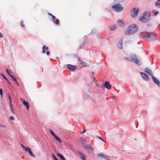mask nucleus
I'll return each instance as SVG.
<instances>
[{
	"label": "nucleus",
	"instance_id": "nucleus-11",
	"mask_svg": "<svg viewBox=\"0 0 160 160\" xmlns=\"http://www.w3.org/2000/svg\"><path fill=\"white\" fill-rule=\"evenodd\" d=\"M97 155L98 156L101 157L102 158H103L108 160H110V159L109 158V157L108 156L105 155L104 154H97Z\"/></svg>",
	"mask_w": 160,
	"mask_h": 160
},
{
	"label": "nucleus",
	"instance_id": "nucleus-6",
	"mask_svg": "<svg viewBox=\"0 0 160 160\" xmlns=\"http://www.w3.org/2000/svg\"><path fill=\"white\" fill-rule=\"evenodd\" d=\"M20 100L21 102H22L23 104L26 107L27 109L28 110L29 108V105L28 103L22 98H20Z\"/></svg>",
	"mask_w": 160,
	"mask_h": 160
},
{
	"label": "nucleus",
	"instance_id": "nucleus-35",
	"mask_svg": "<svg viewBox=\"0 0 160 160\" xmlns=\"http://www.w3.org/2000/svg\"><path fill=\"white\" fill-rule=\"evenodd\" d=\"M14 82L15 83H16L17 84V85H19L18 82L17 80H15V81H14Z\"/></svg>",
	"mask_w": 160,
	"mask_h": 160
},
{
	"label": "nucleus",
	"instance_id": "nucleus-31",
	"mask_svg": "<svg viewBox=\"0 0 160 160\" xmlns=\"http://www.w3.org/2000/svg\"><path fill=\"white\" fill-rule=\"evenodd\" d=\"M154 12V16H156V15L159 13V12L158 11H156V12H155L154 10H153L152 11V12Z\"/></svg>",
	"mask_w": 160,
	"mask_h": 160
},
{
	"label": "nucleus",
	"instance_id": "nucleus-21",
	"mask_svg": "<svg viewBox=\"0 0 160 160\" xmlns=\"http://www.w3.org/2000/svg\"><path fill=\"white\" fill-rule=\"evenodd\" d=\"M54 137L59 142H62V141L56 135H55L54 136Z\"/></svg>",
	"mask_w": 160,
	"mask_h": 160
},
{
	"label": "nucleus",
	"instance_id": "nucleus-16",
	"mask_svg": "<svg viewBox=\"0 0 160 160\" xmlns=\"http://www.w3.org/2000/svg\"><path fill=\"white\" fill-rule=\"evenodd\" d=\"M3 77V78L5 79L6 81H7V82L9 84H11V83L9 81L8 79H7V78L2 73H1L0 74Z\"/></svg>",
	"mask_w": 160,
	"mask_h": 160
},
{
	"label": "nucleus",
	"instance_id": "nucleus-33",
	"mask_svg": "<svg viewBox=\"0 0 160 160\" xmlns=\"http://www.w3.org/2000/svg\"><path fill=\"white\" fill-rule=\"evenodd\" d=\"M8 98L10 101V103L12 102V99H11V98L10 95H8Z\"/></svg>",
	"mask_w": 160,
	"mask_h": 160
},
{
	"label": "nucleus",
	"instance_id": "nucleus-8",
	"mask_svg": "<svg viewBox=\"0 0 160 160\" xmlns=\"http://www.w3.org/2000/svg\"><path fill=\"white\" fill-rule=\"evenodd\" d=\"M140 74L143 79L146 81L149 80L148 77L147 75L142 72H140Z\"/></svg>",
	"mask_w": 160,
	"mask_h": 160
},
{
	"label": "nucleus",
	"instance_id": "nucleus-25",
	"mask_svg": "<svg viewBox=\"0 0 160 160\" xmlns=\"http://www.w3.org/2000/svg\"><path fill=\"white\" fill-rule=\"evenodd\" d=\"M25 150L26 151L28 152H29L31 150V149L29 148L26 147L25 148Z\"/></svg>",
	"mask_w": 160,
	"mask_h": 160
},
{
	"label": "nucleus",
	"instance_id": "nucleus-47",
	"mask_svg": "<svg viewBox=\"0 0 160 160\" xmlns=\"http://www.w3.org/2000/svg\"><path fill=\"white\" fill-rule=\"evenodd\" d=\"M155 6L158 7V8H160V7H159V6L158 5V4L157 3H156L155 4Z\"/></svg>",
	"mask_w": 160,
	"mask_h": 160
},
{
	"label": "nucleus",
	"instance_id": "nucleus-45",
	"mask_svg": "<svg viewBox=\"0 0 160 160\" xmlns=\"http://www.w3.org/2000/svg\"><path fill=\"white\" fill-rule=\"evenodd\" d=\"M86 132V130H84L83 131H82L81 132V134H83V133H85V132Z\"/></svg>",
	"mask_w": 160,
	"mask_h": 160
},
{
	"label": "nucleus",
	"instance_id": "nucleus-32",
	"mask_svg": "<svg viewBox=\"0 0 160 160\" xmlns=\"http://www.w3.org/2000/svg\"><path fill=\"white\" fill-rule=\"evenodd\" d=\"M10 70H9L8 69H7L6 70V71L8 74L9 76L10 77V75H11L10 73Z\"/></svg>",
	"mask_w": 160,
	"mask_h": 160
},
{
	"label": "nucleus",
	"instance_id": "nucleus-43",
	"mask_svg": "<svg viewBox=\"0 0 160 160\" xmlns=\"http://www.w3.org/2000/svg\"><path fill=\"white\" fill-rule=\"evenodd\" d=\"M82 144H83L85 143V142L84 140H83L82 141Z\"/></svg>",
	"mask_w": 160,
	"mask_h": 160
},
{
	"label": "nucleus",
	"instance_id": "nucleus-53",
	"mask_svg": "<svg viewBox=\"0 0 160 160\" xmlns=\"http://www.w3.org/2000/svg\"><path fill=\"white\" fill-rule=\"evenodd\" d=\"M147 25H148V26H150V25H149V24H148Z\"/></svg>",
	"mask_w": 160,
	"mask_h": 160
},
{
	"label": "nucleus",
	"instance_id": "nucleus-27",
	"mask_svg": "<svg viewBox=\"0 0 160 160\" xmlns=\"http://www.w3.org/2000/svg\"><path fill=\"white\" fill-rule=\"evenodd\" d=\"M97 137L100 140H101L103 142H106V141H105L104 139H103V138L102 137H99L98 136H97Z\"/></svg>",
	"mask_w": 160,
	"mask_h": 160
},
{
	"label": "nucleus",
	"instance_id": "nucleus-15",
	"mask_svg": "<svg viewBox=\"0 0 160 160\" xmlns=\"http://www.w3.org/2000/svg\"><path fill=\"white\" fill-rule=\"evenodd\" d=\"M57 155L62 160H66L64 156L61 154L57 153Z\"/></svg>",
	"mask_w": 160,
	"mask_h": 160
},
{
	"label": "nucleus",
	"instance_id": "nucleus-9",
	"mask_svg": "<svg viewBox=\"0 0 160 160\" xmlns=\"http://www.w3.org/2000/svg\"><path fill=\"white\" fill-rule=\"evenodd\" d=\"M104 86L108 89H110L111 88V86L109 84V82L108 81H106L105 82Z\"/></svg>",
	"mask_w": 160,
	"mask_h": 160
},
{
	"label": "nucleus",
	"instance_id": "nucleus-20",
	"mask_svg": "<svg viewBox=\"0 0 160 160\" xmlns=\"http://www.w3.org/2000/svg\"><path fill=\"white\" fill-rule=\"evenodd\" d=\"M86 148H87L88 149L92 151H93L92 148V147H91V146H90L89 145H87L86 146Z\"/></svg>",
	"mask_w": 160,
	"mask_h": 160
},
{
	"label": "nucleus",
	"instance_id": "nucleus-23",
	"mask_svg": "<svg viewBox=\"0 0 160 160\" xmlns=\"http://www.w3.org/2000/svg\"><path fill=\"white\" fill-rule=\"evenodd\" d=\"M10 77L14 81H15L17 80L16 78L14 76L12 75H10Z\"/></svg>",
	"mask_w": 160,
	"mask_h": 160
},
{
	"label": "nucleus",
	"instance_id": "nucleus-39",
	"mask_svg": "<svg viewBox=\"0 0 160 160\" xmlns=\"http://www.w3.org/2000/svg\"><path fill=\"white\" fill-rule=\"evenodd\" d=\"M120 44V46H121V47L120 48L121 49H122V43L121 42H120V43H118V45H119V44Z\"/></svg>",
	"mask_w": 160,
	"mask_h": 160
},
{
	"label": "nucleus",
	"instance_id": "nucleus-38",
	"mask_svg": "<svg viewBox=\"0 0 160 160\" xmlns=\"http://www.w3.org/2000/svg\"><path fill=\"white\" fill-rule=\"evenodd\" d=\"M10 119H11V120H14V118H13V116H11V117L10 118Z\"/></svg>",
	"mask_w": 160,
	"mask_h": 160
},
{
	"label": "nucleus",
	"instance_id": "nucleus-37",
	"mask_svg": "<svg viewBox=\"0 0 160 160\" xmlns=\"http://www.w3.org/2000/svg\"><path fill=\"white\" fill-rule=\"evenodd\" d=\"M0 127L2 128H5L6 126L5 125H2L0 124Z\"/></svg>",
	"mask_w": 160,
	"mask_h": 160
},
{
	"label": "nucleus",
	"instance_id": "nucleus-10",
	"mask_svg": "<svg viewBox=\"0 0 160 160\" xmlns=\"http://www.w3.org/2000/svg\"><path fill=\"white\" fill-rule=\"evenodd\" d=\"M144 71L149 75L152 76H153L152 71L150 69H149L148 68H146L145 69Z\"/></svg>",
	"mask_w": 160,
	"mask_h": 160
},
{
	"label": "nucleus",
	"instance_id": "nucleus-3",
	"mask_svg": "<svg viewBox=\"0 0 160 160\" xmlns=\"http://www.w3.org/2000/svg\"><path fill=\"white\" fill-rule=\"evenodd\" d=\"M139 20L142 22H148L150 19V15L148 12L146 11L144 12L143 16L140 18Z\"/></svg>",
	"mask_w": 160,
	"mask_h": 160
},
{
	"label": "nucleus",
	"instance_id": "nucleus-14",
	"mask_svg": "<svg viewBox=\"0 0 160 160\" xmlns=\"http://www.w3.org/2000/svg\"><path fill=\"white\" fill-rule=\"evenodd\" d=\"M118 24L120 26H123L124 25V23L122 22V20H119L118 21Z\"/></svg>",
	"mask_w": 160,
	"mask_h": 160
},
{
	"label": "nucleus",
	"instance_id": "nucleus-2",
	"mask_svg": "<svg viewBox=\"0 0 160 160\" xmlns=\"http://www.w3.org/2000/svg\"><path fill=\"white\" fill-rule=\"evenodd\" d=\"M140 36L142 38H147L149 40H154L156 39V36L151 32H143L141 33Z\"/></svg>",
	"mask_w": 160,
	"mask_h": 160
},
{
	"label": "nucleus",
	"instance_id": "nucleus-18",
	"mask_svg": "<svg viewBox=\"0 0 160 160\" xmlns=\"http://www.w3.org/2000/svg\"><path fill=\"white\" fill-rule=\"evenodd\" d=\"M43 51H42V53H45L46 52L45 50H47L48 49V48L44 45L42 47Z\"/></svg>",
	"mask_w": 160,
	"mask_h": 160
},
{
	"label": "nucleus",
	"instance_id": "nucleus-30",
	"mask_svg": "<svg viewBox=\"0 0 160 160\" xmlns=\"http://www.w3.org/2000/svg\"><path fill=\"white\" fill-rule=\"evenodd\" d=\"M0 94L1 96V98H2L3 95V92L2 90V88L0 89Z\"/></svg>",
	"mask_w": 160,
	"mask_h": 160
},
{
	"label": "nucleus",
	"instance_id": "nucleus-48",
	"mask_svg": "<svg viewBox=\"0 0 160 160\" xmlns=\"http://www.w3.org/2000/svg\"><path fill=\"white\" fill-rule=\"evenodd\" d=\"M78 61H80L81 60L80 59V58L79 57H78Z\"/></svg>",
	"mask_w": 160,
	"mask_h": 160
},
{
	"label": "nucleus",
	"instance_id": "nucleus-17",
	"mask_svg": "<svg viewBox=\"0 0 160 160\" xmlns=\"http://www.w3.org/2000/svg\"><path fill=\"white\" fill-rule=\"evenodd\" d=\"M79 154L80 155V158L82 160H86L85 159L86 157L81 152H79Z\"/></svg>",
	"mask_w": 160,
	"mask_h": 160
},
{
	"label": "nucleus",
	"instance_id": "nucleus-12",
	"mask_svg": "<svg viewBox=\"0 0 160 160\" xmlns=\"http://www.w3.org/2000/svg\"><path fill=\"white\" fill-rule=\"evenodd\" d=\"M152 78L154 83L159 86V81L153 75L152 76Z\"/></svg>",
	"mask_w": 160,
	"mask_h": 160
},
{
	"label": "nucleus",
	"instance_id": "nucleus-7",
	"mask_svg": "<svg viewBox=\"0 0 160 160\" xmlns=\"http://www.w3.org/2000/svg\"><path fill=\"white\" fill-rule=\"evenodd\" d=\"M67 68L70 70L73 71L76 69V66L71 64H68L67 66Z\"/></svg>",
	"mask_w": 160,
	"mask_h": 160
},
{
	"label": "nucleus",
	"instance_id": "nucleus-28",
	"mask_svg": "<svg viewBox=\"0 0 160 160\" xmlns=\"http://www.w3.org/2000/svg\"><path fill=\"white\" fill-rule=\"evenodd\" d=\"M52 158H53V159L54 160H58V159H57V158L53 154H52Z\"/></svg>",
	"mask_w": 160,
	"mask_h": 160
},
{
	"label": "nucleus",
	"instance_id": "nucleus-5",
	"mask_svg": "<svg viewBox=\"0 0 160 160\" xmlns=\"http://www.w3.org/2000/svg\"><path fill=\"white\" fill-rule=\"evenodd\" d=\"M139 9L138 8H135L132 9L130 13L131 16L132 17H136L138 13Z\"/></svg>",
	"mask_w": 160,
	"mask_h": 160
},
{
	"label": "nucleus",
	"instance_id": "nucleus-41",
	"mask_svg": "<svg viewBox=\"0 0 160 160\" xmlns=\"http://www.w3.org/2000/svg\"><path fill=\"white\" fill-rule=\"evenodd\" d=\"M83 144V147L85 148H86V146L87 145L85 144V143L83 144Z\"/></svg>",
	"mask_w": 160,
	"mask_h": 160
},
{
	"label": "nucleus",
	"instance_id": "nucleus-4",
	"mask_svg": "<svg viewBox=\"0 0 160 160\" xmlns=\"http://www.w3.org/2000/svg\"><path fill=\"white\" fill-rule=\"evenodd\" d=\"M112 8L114 11L117 12H120L123 10V8L122 7L121 5L118 4L114 6H113Z\"/></svg>",
	"mask_w": 160,
	"mask_h": 160
},
{
	"label": "nucleus",
	"instance_id": "nucleus-19",
	"mask_svg": "<svg viewBox=\"0 0 160 160\" xmlns=\"http://www.w3.org/2000/svg\"><path fill=\"white\" fill-rule=\"evenodd\" d=\"M109 28L111 30H114L116 28V27L115 25H113L109 27Z\"/></svg>",
	"mask_w": 160,
	"mask_h": 160
},
{
	"label": "nucleus",
	"instance_id": "nucleus-26",
	"mask_svg": "<svg viewBox=\"0 0 160 160\" xmlns=\"http://www.w3.org/2000/svg\"><path fill=\"white\" fill-rule=\"evenodd\" d=\"M20 24L22 27H24L25 25L24 24V22L23 21H21L20 22Z\"/></svg>",
	"mask_w": 160,
	"mask_h": 160
},
{
	"label": "nucleus",
	"instance_id": "nucleus-52",
	"mask_svg": "<svg viewBox=\"0 0 160 160\" xmlns=\"http://www.w3.org/2000/svg\"><path fill=\"white\" fill-rule=\"evenodd\" d=\"M147 25H148V26H150V25H149V24H148Z\"/></svg>",
	"mask_w": 160,
	"mask_h": 160
},
{
	"label": "nucleus",
	"instance_id": "nucleus-24",
	"mask_svg": "<svg viewBox=\"0 0 160 160\" xmlns=\"http://www.w3.org/2000/svg\"><path fill=\"white\" fill-rule=\"evenodd\" d=\"M49 131H50V133H51V134L53 136H54L56 135L54 133V132H53V131H52V130L50 129H49Z\"/></svg>",
	"mask_w": 160,
	"mask_h": 160
},
{
	"label": "nucleus",
	"instance_id": "nucleus-50",
	"mask_svg": "<svg viewBox=\"0 0 160 160\" xmlns=\"http://www.w3.org/2000/svg\"><path fill=\"white\" fill-rule=\"evenodd\" d=\"M125 58V59H126L128 61H129V60L128 58Z\"/></svg>",
	"mask_w": 160,
	"mask_h": 160
},
{
	"label": "nucleus",
	"instance_id": "nucleus-1",
	"mask_svg": "<svg viewBox=\"0 0 160 160\" xmlns=\"http://www.w3.org/2000/svg\"><path fill=\"white\" fill-rule=\"evenodd\" d=\"M138 29V26L135 24H132L128 27V28L125 32L127 35L132 34L136 32Z\"/></svg>",
	"mask_w": 160,
	"mask_h": 160
},
{
	"label": "nucleus",
	"instance_id": "nucleus-13",
	"mask_svg": "<svg viewBox=\"0 0 160 160\" xmlns=\"http://www.w3.org/2000/svg\"><path fill=\"white\" fill-rule=\"evenodd\" d=\"M132 58L135 63L137 64L139 63V61L135 56H133L132 57Z\"/></svg>",
	"mask_w": 160,
	"mask_h": 160
},
{
	"label": "nucleus",
	"instance_id": "nucleus-46",
	"mask_svg": "<svg viewBox=\"0 0 160 160\" xmlns=\"http://www.w3.org/2000/svg\"><path fill=\"white\" fill-rule=\"evenodd\" d=\"M11 111L13 113H14V112L13 111V108L10 109Z\"/></svg>",
	"mask_w": 160,
	"mask_h": 160
},
{
	"label": "nucleus",
	"instance_id": "nucleus-49",
	"mask_svg": "<svg viewBox=\"0 0 160 160\" xmlns=\"http://www.w3.org/2000/svg\"><path fill=\"white\" fill-rule=\"evenodd\" d=\"M22 147L23 148H24V149H25V148L26 147H24V146L23 145H22Z\"/></svg>",
	"mask_w": 160,
	"mask_h": 160
},
{
	"label": "nucleus",
	"instance_id": "nucleus-36",
	"mask_svg": "<svg viewBox=\"0 0 160 160\" xmlns=\"http://www.w3.org/2000/svg\"><path fill=\"white\" fill-rule=\"evenodd\" d=\"M79 63L80 64H85V63L84 62L80 60V61H79Z\"/></svg>",
	"mask_w": 160,
	"mask_h": 160
},
{
	"label": "nucleus",
	"instance_id": "nucleus-44",
	"mask_svg": "<svg viewBox=\"0 0 160 160\" xmlns=\"http://www.w3.org/2000/svg\"><path fill=\"white\" fill-rule=\"evenodd\" d=\"M2 35L1 34V33L0 32V38H2Z\"/></svg>",
	"mask_w": 160,
	"mask_h": 160
},
{
	"label": "nucleus",
	"instance_id": "nucleus-22",
	"mask_svg": "<svg viewBox=\"0 0 160 160\" xmlns=\"http://www.w3.org/2000/svg\"><path fill=\"white\" fill-rule=\"evenodd\" d=\"M53 22L56 25H58L59 24V20L58 19H57L56 20H55Z\"/></svg>",
	"mask_w": 160,
	"mask_h": 160
},
{
	"label": "nucleus",
	"instance_id": "nucleus-51",
	"mask_svg": "<svg viewBox=\"0 0 160 160\" xmlns=\"http://www.w3.org/2000/svg\"><path fill=\"white\" fill-rule=\"evenodd\" d=\"M48 15H49L52 16V15L51 14H48Z\"/></svg>",
	"mask_w": 160,
	"mask_h": 160
},
{
	"label": "nucleus",
	"instance_id": "nucleus-29",
	"mask_svg": "<svg viewBox=\"0 0 160 160\" xmlns=\"http://www.w3.org/2000/svg\"><path fill=\"white\" fill-rule=\"evenodd\" d=\"M29 152L31 156L33 157H35V155L33 154L31 150Z\"/></svg>",
	"mask_w": 160,
	"mask_h": 160
},
{
	"label": "nucleus",
	"instance_id": "nucleus-42",
	"mask_svg": "<svg viewBox=\"0 0 160 160\" xmlns=\"http://www.w3.org/2000/svg\"><path fill=\"white\" fill-rule=\"evenodd\" d=\"M10 109L12 108V106L11 104V103H10Z\"/></svg>",
	"mask_w": 160,
	"mask_h": 160
},
{
	"label": "nucleus",
	"instance_id": "nucleus-40",
	"mask_svg": "<svg viewBox=\"0 0 160 160\" xmlns=\"http://www.w3.org/2000/svg\"><path fill=\"white\" fill-rule=\"evenodd\" d=\"M46 53H47V54L48 55H49L50 54V53L48 51H47Z\"/></svg>",
	"mask_w": 160,
	"mask_h": 160
},
{
	"label": "nucleus",
	"instance_id": "nucleus-34",
	"mask_svg": "<svg viewBox=\"0 0 160 160\" xmlns=\"http://www.w3.org/2000/svg\"><path fill=\"white\" fill-rule=\"evenodd\" d=\"M52 18L53 19V21H54L56 19V17L53 15L52 16Z\"/></svg>",
	"mask_w": 160,
	"mask_h": 160
}]
</instances>
